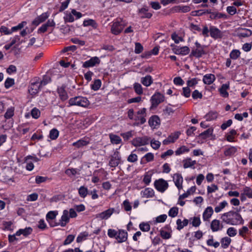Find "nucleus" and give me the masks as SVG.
<instances>
[{
  "instance_id": "nucleus-57",
  "label": "nucleus",
  "mask_w": 252,
  "mask_h": 252,
  "mask_svg": "<svg viewBox=\"0 0 252 252\" xmlns=\"http://www.w3.org/2000/svg\"><path fill=\"white\" fill-rule=\"evenodd\" d=\"M189 29L194 33H196V32H200L201 31V29L199 25H195L193 23L190 24Z\"/></svg>"
},
{
  "instance_id": "nucleus-36",
  "label": "nucleus",
  "mask_w": 252,
  "mask_h": 252,
  "mask_svg": "<svg viewBox=\"0 0 252 252\" xmlns=\"http://www.w3.org/2000/svg\"><path fill=\"white\" fill-rule=\"evenodd\" d=\"M218 117V113L216 111H210L205 116L206 120L211 121L215 120Z\"/></svg>"
},
{
  "instance_id": "nucleus-40",
  "label": "nucleus",
  "mask_w": 252,
  "mask_h": 252,
  "mask_svg": "<svg viewBox=\"0 0 252 252\" xmlns=\"http://www.w3.org/2000/svg\"><path fill=\"white\" fill-rule=\"evenodd\" d=\"M133 89L135 92L138 95L143 93V90L141 85L138 83H135L133 84Z\"/></svg>"
},
{
  "instance_id": "nucleus-10",
  "label": "nucleus",
  "mask_w": 252,
  "mask_h": 252,
  "mask_svg": "<svg viewBox=\"0 0 252 252\" xmlns=\"http://www.w3.org/2000/svg\"><path fill=\"white\" fill-rule=\"evenodd\" d=\"M171 46L172 47L173 52L177 55L185 56L188 55L190 51V49L188 46L180 47L173 44Z\"/></svg>"
},
{
  "instance_id": "nucleus-23",
  "label": "nucleus",
  "mask_w": 252,
  "mask_h": 252,
  "mask_svg": "<svg viewBox=\"0 0 252 252\" xmlns=\"http://www.w3.org/2000/svg\"><path fill=\"white\" fill-rule=\"evenodd\" d=\"M211 229L213 232H216L221 230L223 228V225L218 220L215 219L211 223Z\"/></svg>"
},
{
  "instance_id": "nucleus-21",
  "label": "nucleus",
  "mask_w": 252,
  "mask_h": 252,
  "mask_svg": "<svg viewBox=\"0 0 252 252\" xmlns=\"http://www.w3.org/2000/svg\"><path fill=\"white\" fill-rule=\"evenodd\" d=\"M138 14L141 19H150L153 15L152 13L148 12V8L145 6L138 10Z\"/></svg>"
},
{
  "instance_id": "nucleus-26",
  "label": "nucleus",
  "mask_w": 252,
  "mask_h": 252,
  "mask_svg": "<svg viewBox=\"0 0 252 252\" xmlns=\"http://www.w3.org/2000/svg\"><path fill=\"white\" fill-rule=\"evenodd\" d=\"M153 82L152 77L150 75H147L141 78V83L146 87L150 86Z\"/></svg>"
},
{
  "instance_id": "nucleus-58",
  "label": "nucleus",
  "mask_w": 252,
  "mask_h": 252,
  "mask_svg": "<svg viewBox=\"0 0 252 252\" xmlns=\"http://www.w3.org/2000/svg\"><path fill=\"white\" fill-rule=\"evenodd\" d=\"M75 235L72 234L68 235L64 241L63 245H67L70 244L73 241Z\"/></svg>"
},
{
  "instance_id": "nucleus-59",
  "label": "nucleus",
  "mask_w": 252,
  "mask_h": 252,
  "mask_svg": "<svg viewBox=\"0 0 252 252\" xmlns=\"http://www.w3.org/2000/svg\"><path fill=\"white\" fill-rule=\"evenodd\" d=\"M243 192L249 198H252V189L248 187H245L243 189Z\"/></svg>"
},
{
  "instance_id": "nucleus-42",
  "label": "nucleus",
  "mask_w": 252,
  "mask_h": 252,
  "mask_svg": "<svg viewBox=\"0 0 252 252\" xmlns=\"http://www.w3.org/2000/svg\"><path fill=\"white\" fill-rule=\"evenodd\" d=\"M231 241V239L228 237L222 238L221 240V247L224 249L227 248L230 245Z\"/></svg>"
},
{
  "instance_id": "nucleus-24",
  "label": "nucleus",
  "mask_w": 252,
  "mask_h": 252,
  "mask_svg": "<svg viewBox=\"0 0 252 252\" xmlns=\"http://www.w3.org/2000/svg\"><path fill=\"white\" fill-rule=\"evenodd\" d=\"M229 89V84L225 83L221 85L219 91L221 96L223 97H227L229 95L227 90Z\"/></svg>"
},
{
  "instance_id": "nucleus-55",
  "label": "nucleus",
  "mask_w": 252,
  "mask_h": 252,
  "mask_svg": "<svg viewBox=\"0 0 252 252\" xmlns=\"http://www.w3.org/2000/svg\"><path fill=\"white\" fill-rule=\"evenodd\" d=\"M31 115L33 118L37 119L40 116V112L37 108L35 107L32 110Z\"/></svg>"
},
{
  "instance_id": "nucleus-50",
  "label": "nucleus",
  "mask_w": 252,
  "mask_h": 252,
  "mask_svg": "<svg viewBox=\"0 0 252 252\" xmlns=\"http://www.w3.org/2000/svg\"><path fill=\"white\" fill-rule=\"evenodd\" d=\"M179 212V209L177 207H173L171 208L169 212H168V215L169 216L174 218L176 216H177Z\"/></svg>"
},
{
  "instance_id": "nucleus-51",
  "label": "nucleus",
  "mask_w": 252,
  "mask_h": 252,
  "mask_svg": "<svg viewBox=\"0 0 252 252\" xmlns=\"http://www.w3.org/2000/svg\"><path fill=\"white\" fill-rule=\"evenodd\" d=\"M65 173L68 176L72 177L75 176L77 174H79L77 171V169L75 168H68L65 171Z\"/></svg>"
},
{
  "instance_id": "nucleus-48",
  "label": "nucleus",
  "mask_w": 252,
  "mask_h": 252,
  "mask_svg": "<svg viewBox=\"0 0 252 252\" xmlns=\"http://www.w3.org/2000/svg\"><path fill=\"white\" fill-rule=\"evenodd\" d=\"M101 85V81L100 79H96L94 81V83L91 85V88L94 91H97L100 88Z\"/></svg>"
},
{
  "instance_id": "nucleus-20",
  "label": "nucleus",
  "mask_w": 252,
  "mask_h": 252,
  "mask_svg": "<svg viewBox=\"0 0 252 252\" xmlns=\"http://www.w3.org/2000/svg\"><path fill=\"white\" fill-rule=\"evenodd\" d=\"M128 234L127 232L124 230H119L116 239L118 243H121L126 242L127 239Z\"/></svg>"
},
{
  "instance_id": "nucleus-7",
  "label": "nucleus",
  "mask_w": 252,
  "mask_h": 252,
  "mask_svg": "<svg viewBox=\"0 0 252 252\" xmlns=\"http://www.w3.org/2000/svg\"><path fill=\"white\" fill-rule=\"evenodd\" d=\"M150 141V138L145 136L134 138L131 141V144L135 147H139L148 144Z\"/></svg>"
},
{
  "instance_id": "nucleus-14",
  "label": "nucleus",
  "mask_w": 252,
  "mask_h": 252,
  "mask_svg": "<svg viewBox=\"0 0 252 252\" xmlns=\"http://www.w3.org/2000/svg\"><path fill=\"white\" fill-rule=\"evenodd\" d=\"M123 27V26L120 22L118 21L113 22L111 25V32L113 34L118 35L121 32Z\"/></svg>"
},
{
  "instance_id": "nucleus-64",
  "label": "nucleus",
  "mask_w": 252,
  "mask_h": 252,
  "mask_svg": "<svg viewBox=\"0 0 252 252\" xmlns=\"http://www.w3.org/2000/svg\"><path fill=\"white\" fill-rule=\"evenodd\" d=\"M151 145L152 147L155 149H158L160 145V142L159 141L156 140L155 139H153L150 141Z\"/></svg>"
},
{
  "instance_id": "nucleus-29",
  "label": "nucleus",
  "mask_w": 252,
  "mask_h": 252,
  "mask_svg": "<svg viewBox=\"0 0 252 252\" xmlns=\"http://www.w3.org/2000/svg\"><path fill=\"white\" fill-rule=\"evenodd\" d=\"M213 131L214 129L213 128H209L205 130L204 132L200 133L199 137L203 139H207L210 137L213 134Z\"/></svg>"
},
{
  "instance_id": "nucleus-19",
  "label": "nucleus",
  "mask_w": 252,
  "mask_h": 252,
  "mask_svg": "<svg viewBox=\"0 0 252 252\" xmlns=\"http://www.w3.org/2000/svg\"><path fill=\"white\" fill-rule=\"evenodd\" d=\"M214 213V210L211 206H208L204 211L202 214L203 220L204 221H209Z\"/></svg>"
},
{
  "instance_id": "nucleus-16",
  "label": "nucleus",
  "mask_w": 252,
  "mask_h": 252,
  "mask_svg": "<svg viewBox=\"0 0 252 252\" xmlns=\"http://www.w3.org/2000/svg\"><path fill=\"white\" fill-rule=\"evenodd\" d=\"M148 123L152 128H156L159 126L160 124V120L158 116L153 115L150 118Z\"/></svg>"
},
{
  "instance_id": "nucleus-41",
  "label": "nucleus",
  "mask_w": 252,
  "mask_h": 252,
  "mask_svg": "<svg viewBox=\"0 0 252 252\" xmlns=\"http://www.w3.org/2000/svg\"><path fill=\"white\" fill-rule=\"evenodd\" d=\"M83 26L85 27L91 26L94 28H96L97 24L96 22L93 19H89L84 20L83 22Z\"/></svg>"
},
{
  "instance_id": "nucleus-39",
  "label": "nucleus",
  "mask_w": 252,
  "mask_h": 252,
  "mask_svg": "<svg viewBox=\"0 0 252 252\" xmlns=\"http://www.w3.org/2000/svg\"><path fill=\"white\" fill-rule=\"evenodd\" d=\"M190 223L194 227H198L201 224V220L199 217H194L189 219Z\"/></svg>"
},
{
  "instance_id": "nucleus-43",
  "label": "nucleus",
  "mask_w": 252,
  "mask_h": 252,
  "mask_svg": "<svg viewBox=\"0 0 252 252\" xmlns=\"http://www.w3.org/2000/svg\"><path fill=\"white\" fill-rule=\"evenodd\" d=\"M228 205V203L226 201H223L220 202L219 205L215 208V211L218 213L222 211L226 206Z\"/></svg>"
},
{
  "instance_id": "nucleus-46",
  "label": "nucleus",
  "mask_w": 252,
  "mask_h": 252,
  "mask_svg": "<svg viewBox=\"0 0 252 252\" xmlns=\"http://www.w3.org/2000/svg\"><path fill=\"white\" fill-rule=\"evenodd\" d=\"M89 236V234L87 232H83L80 233L77 237L76 242L77 243H80L86 239L87 237Z\"/></svg>"
},
{
  "instance_id": "nucleus-4",
  "label": "nucleus",
  "mask_w": 252,
  "mask_h": 252,
  "mask_svg": "<svg viewBox=\"0 0 252 252\" xmlns=\"http://www.w3.org/2000/svg\"><path fill=\"white\" fill-rule=\"evenodd\" d=\"M165 100L164 95L159 92H156L151 97V106L150 110L156 108L158 106Z\"/></svg>"
},
{
  "instance_id": "nucleus-60",
  "label": "nucleus",
  "mask_w": 252,
  "mask_h": 252,
  "mask_svg": "<svg viewBox=\"0 0 252 252\" xmlns=\"http://www.w3.org/2000/svg\"><path fill=\"white\" fill-rule=\"evenodd\" d=\"M249 228L247 226H244L239 230V234L240 236L244 238L245 234L249 232Z\"/></svg>"
},
{
  "instance_id": "nucleus-44",
  "label": "nucleus",
  "mask_w": 252,
  "mask_h": 252,
  "mask_svg": "<svg viewBox=\"0 0 252 252\" xmlns=\"http://www.w3.org/2000/svg\"><path fill=\"white\" fill-rule=\"evenodd\" d=\"M241 52L239 50L234 49L232 50L229 54L230 59L232 60H236L240 56Z\"/></svg>"
},
{
  "instance_id": "nucleus-47",
  "label": "nucleus",
  "mask_w": 252,
  "mask_h": 252,
  "mask_svg": "<svg viewBox=\"0 0 252 252\" xmlns=\"http://www.w3.org/2000/svg\"><path fill=\"white\" fill-rule=\"evenodd\" d=\"M139 227L143 232H148L150 230V225L148 222H142L139 224Z\"/></svg>"
},
{
  "instance_id": "nucleus-34",
  "label": "nucleus",
  "mask_w": 252,
  "mask_h": 252,
  "mask_svg": "<svg viewBox=\"0 0 252 252\" xmlns=\"http://www.w3.org/2000/svg\"><path fill=\"white\" fill-rule=\"evenodd\" d=\"M237 151V149L236 147L234 146H231L226 149L224 151V155L226 157H230L234 155L236 152Z\"/></svg>"
},
{
  "instance_id": "nucleus-25",
  "label": "nucleus",
  "mask_w": 252,
  "mask_h": 252,
  "mask_svg": "<svg viewBox=\"0 0 252 252\" xmlns=\"http://www.w3.org/2000/svg\"><path fill=\"white\" fill-rule=\"evenodd\" d=\"M216 80L215 76L213 74H207L203 76V82L205 84L210 85Z\"/></svg>"
},
{
  "instance_id": "nucleus-22",
  "label": "nucleus",
  "mask_w": 252,
  "mask_h": 252,
  "mask_svg": "<svg viewBox=\"0 0 252 252\" xmlns=\"http://www.w3.org/2000/svg\"><path fill=\"white\" fill-rule=\"evenodd\" d=\"M180 133L177 132L172 133L166 139H164L162 143L163 145H168L171 143H174L179 137Z\"/></svg>"
},
{
  "instance_id": "nucleus-15",
  "label": "nucleus",
  "mask_w": 252,
  "mask_h": 252,
  "mask_svg": "<svg viewBox=\"0 0 252 252\" xmlns=\"http://www.w3.org/2000/svg\"><path fill=\"white\" fill-rule=\"evenodd\" d=\"M66 86L64 85H63L60 87H58L57 88V93L59 94L60 99L64 101L67 100L68 98V95L67 92L65 90Z\"/></svg>"
},
{
  "instance_id": "nucleus-11",
  "label": "nucleus",
  "mask_w": 252,
  "mask_h": 252,
  "mask_svg": "<svg viewBox=\"0 0 252 252\" xmlns=\"http://www.w3.org/2000/svg\"><path fill=\"white\" fill-rule=\"evenodd\" d=\"M209 31L211 37L215 39L221 38L223 36L222 32L215 26H211Z\"/></svg>"
},
{
  "instance_id": "nucleus-17",
  "label": "nucleus",
  "mask_w": 252,
  "mask_h": 252,
  "mask_svg": "<svg viewBox=\"0 0 252 252\" xmlns=\"http://www.w3.org/2000/svg\"><path fill=\"white\" fill-rule=\"evenodd\" d=\"M48 12L43 13L40 15L37 16L32 22V24L35 26H38L41 23L44 22L49 17Z\"/></svg>"
},
{
  "instance_id": "nucleus-18",
  "label": "nucleus",
  "mask_w": 252,
  "mask_h": 252,
  "mask_svg": "<svg viewBox=\"0 0 252 252\" xmlns=\"http://www.w3.org/2000/svg\"><path fill=\"white\" fill-rule=\"evenodd\" d=\"M173 180L176 187L180 190L183 189V179L182 175L179 173L174 174L173 176Z\"/></svg>"
},
{
  "instance_id": "nucleus-3",
  "label": "nucleus",
  "mask_w": 252,
  "mask_h": 252,
  "mask_svg": "<svg viewBox=\"0 0 252 252\" xmlns=\"http://www.w3.org/2000/svg\"><path fill=\"white\" fill-rule=\"evenodd\" d=\"M195 48H192L189 55L190 57H194L196 58H200L203 55L206 54L204 50L205 45H201L197 41L195 42Z\"/></svg>"
},
{
  "instance_id": "nucleus-61",
  "label": "nucleus",
  "mask_w": 252,
  "mask_h": 252,
  "mask_svg": "<svg viewBox=\"0 0 252 252\" xmlns=\"http://www.w3.org/2000/svg\"><path fill=\"white\" fill-rule=\"evenodd\" d=\"M14 115V108L11 107L8 108L4 114V117L6 119L11 118Z\"/></svg>"
},
{
  "instance_id": "nucleus-31",
  "label": "nucleus",
  "mask_w": 252,
  "mask_h": 252,
  "mask_svg": "<svg viewBox=\"0 0 252 252\" xmlns=\"http://www.w3.org/2000/svg\"><path fill=\"white\" fill-rule=\"evenodd\" d=\"M196 190V187L195 186L191 187L188 189L186 192L184 193L179 196V200L188 197L191 194H193Z\"/></svg>"
},
{
  "instance_id": "nucleus-33",
  "label": "nucleus",
  "mask_w": 252,
  "mask_h": 252,
  "mask_svg": "<svg viewBox=\"0 0 252 252\" xmlns=\"http://www.w3.org/2000/svg\"><path fill=\"white\" fill-rule=\"evenodd\" d=\"M189 223V220L185 219L183 221L181 219H178L176 220V224L177 225V229L180 230L184 228V227L188 225Z\"/></svg>"
},
{
  "instance_id": "nucleus-35",
  "label": "nucleus",
  "mask_w": 252,
  "mask_h": 252,
  "mask_svg": "<svg viewBox=\"0 0 252 252\" xmlns=\"http://www.w3.org/2000/svg\"><path fill=\"white\" fill-rule=\"evenodd\" d=\"M109 138L111 142L113 144H118L122 142V139L118 135L113 134H110Z\"/></svg>"
},
{
  "instance_id": "nucleus-37",
  "label": "nucleus",
  "mask_w": 252,
  "mask_h": 252,
  "mask_svg": "<svg viewBox=\"0 0 252 252\" xmlns=\"http://www.w3.org/2000/svg\"><path fill=\"white\" fill-rule=\"evenodd\" d=\"M89 143V141L83 139H80L77 141L73 143V146L79 148L82 147L87 145Z\"/></svg>"
},
{
  "instance_id": "nucleus-12",
  "label": "nucleus",
  "mask_w": 252,
  "mask_h": 252,
  "mask_svg": "<svg viewBox=\"0 0 252 252\" xmlns=\"http://www.w3.org/2000/svg\"><path fill=\"white\" fill-rule=\"evenodd\" d=\"M100 63V60L97 57H92L90 60L85 61L82 66L84 68H89L93 67L96 64H99Z\"/></svg>"
},
{
  "instance_id": "nucleus-49",
  "label": "nucleus",
  "mask_w": 252,
  "mask_h": 252,
  "mask_svg": "<svg viewBox=\"0 0 252 252\" xmlns=\"http://www.w3.org/2000/svg\"><path fill=\"white\" fill-rule=\"evenodd\" d=\"M59 135V131L56 128L52 129L49 133V137L52 140L56 139Z\"/></svg>"
},
{
  "instance_id": "nucleus-53",
  "label": "nucleus",
  "mask_w": 252,
  "mask_h": 252,
  "mask_svg": "<svg viewBox=\"0 0 252 252\" xmlns=\"http://www.w3.org/2000/svg\"><path fill=\"white\" fill-rule=\"evenodd\" d=\"M120 135L125 141H127L133 136V131H129L126 132L121 133Z\"/></svg>"
},
{
  "instance_id": "nucleus-5",
  "label": "nucleus",
  "mask_w": 252,
  "mask_h": 252,
  "mask_svg": "<svg viewBox=\"0 0 252 252\" xmlns=\"http://www.w3.org/2000/svg\"><path fill=\"white\" fill-rule=\"evenodd\" d=\"M146 109L143 108L142 109L138 111L134 115V126H139L144 124L146 120L145 117H146Z\"/></svg>"
},
{
  "instance_id": "nucleus-13",
  "label": "nucleus",
  "mask_w": 252,
  "mask_h": 252,
  "mask_svg": "<svg viewBox=\"0 0 252 252\" xmlns=\"http://www.w3.org/2000/svg\"><path fill=\"white\" fill-rule=\"evenodd\" d=\"M115 209L110 208L108 209L97 214L96 215V218L101 220H107L115 212Z\"/></svg>"
},
{
  "instance_id": "nucleus-30",
  "label": "nucleus",
  "mask_w": 252,
  "mask_h": 252,
  "mask_svg": "<svg viewBox=\"0 0 252 252\" xmlns=\"http://www.w3.org/2000/svg\"><path fill=\"white\" fill-rule=\"evenodd\" d=\"M41 86L38 82H34L31 84L30 87L29 91L32 94H36L38 93L39 89L41 88Z\"/></svg>"
},
{
  "instance_id": "nucleus-2",
  "label": "nucleus",
  "mask_w": 252,
  "mask_h": 252,
  "mask_svg": "<svg viewBox=\"0 0 252 252\" xmlns=\"http://www.w3.org/2000/svg\"><path fill=\"white\" fill-rule=\"evenodd\" d=\"M69 106L76 105L82 107H87L90 105V102L86 97L81 96H75L69 99Z\"/></svg>"
},
{
  "instance_id": "nucleus-28",
  "label": "nucleus",
  "mask_w": 252,
  "mask_h": 252,
  "mask_svg": "<svg viewBox=\"0 0 252 252\" xmlns=\"http://www.w3.org/2000/svg\"><path fill=\"white\" fill-rule=\"evenodd\" d=\"M141 194L143 197L149 198L153 197L155 195V192L152 189L147 188L141 191Z\"/></svg>"
},
{
  "instance_id": "nucleus-56",
  "label": "nucleus",
  "mask_w": 252,
  "mask_h": 252,
  "mask_svg": "<svg viewBox=\"0 0 252 252\" xmlns=\"http://www.w3.org/2000/svg\"><path fill=\"white\" fill-rule=\"evenodd\" d=\"M143 50V47L141 45V43L139 42H136L135 43V49H134V52L136 54H140L141 53Z\"/></svg>"
},
{
  "instance_id": "nucleus-63",
  "label": "nucleus",
  "mask_w": 252,
  "mask_h": 252,
  "mask_svg": "<svg viewBox=\"0 0 252 252\" xmlns=\"http://www.w3.org/2000/svg\"><path fill=\"white\" fill-rule=\"evenodd\" d=\"M51 81V78L48 76H44L43 79L39 83L41 87L45 86Z\"/></svg>"
},
{
  "instance_id": "nucleus-38",
  "label": "nucleus",
  "mask_w": 252,
  "mask_h": 252,
  "mask_svg": "<svg viewBox=\"0 0 252 252\" xmlns=\"http://www.w3.org/2000/svg\"><path fill=\"white\" fill-rule=\"evenodd\" d=\"M78 193L80 197L84 198L89 193L88 189L84 186L80 187L78 189Z\"/></svg>"
},
{
  "instance_id": "nucleus-8",
  "label": "nucleus",
  "mask_w": 252,
  "mask_h": 252,
  "mask_svg": "<svg viewBox=\"0 0 252 252\" xmlns=\"http://www.w3.org/2000/svg\"><path fill=\"white\" fill-rule=\"evenodd\" d=\"M154 186L157 190L163 192L168 188V184L163 179H159L155 181Z\"/></svg>"
},
{
  "instance_id": "nucleus-1",
  "label": "nucleus",
  "mask_w": 252,
  "mask_h": 252,
  "mask_svg": "<svg viewBox=\"0 0 252 252\" xmlns=\"http://www.w3.org/2000/svg\"><path fill=\"white\" fill-rule=\"evenodd\" d=\"M221 219L224 222L232 225L242 224L244 223L241 215L233 211L223 213L221 216Z\"/></svg>"
},
{
  "instance_id": "nucleus-45",
  "label": "nucleus",
  "mask_w": 252,
  "mask_h": 252,
  "mask_svg": "<svg viewBox=\"0 0 252 252\" xmlns=\"http://www.w3.org/2000/svg\"><path fill=\"white\" fill-rule=\"evenodd\" d=\"M189 151V149L188 147L185 146H182L176 150L175 154L177 156H179L185 153H188Z\"/></svg>"
},
{
  "instance_id": "nucleus-54",
  "label": "nucleus",
  "mask_w": 252,
  "mask_h": 252,
  "mask_svg": "<svg viewBox=\"0 0 252 252\" xmlns=\"http://www.w3.org/2000/svg\"><path fill=\"white\" fill-rule=\"evenodd\" d=\"M14 84V79L13 78H7L4 82V86L6 89H8Z\"/></svg>"
},
{
  "instance_id": "nucleus-6",
  "label": "nucleus",
  "mask_w": 252,
  "mask_h": 252,
  "mask_svg": "<svg viewBox=\"0 0 252 252\" xmlns=\"http://www.w3.org/2000/svg\"><path fill=\"white\" fill-rule=\"evenodd\" d=\"M121 160L122 158L120 153L118 151V149H117L113 154L111 156L109 165L112 167H116L121 163Z\"/></svg>"
},
{
  "instance_id": "nucleus-9",
  "label": "nucleus",
  "mask_w": 252,
  "mask_h": 252,
  "mask_svg": "<svg viewBox=\"0 0 252 252\" xmlns=\"http://www.w3.org/2000/svg\"><path fill=\"white\" fill-rule=\"evenodd\" d=\"M69 221V217L68 215V211L66 210H64L63 211V215L61 217V219L59 220V222L56 223L55 224H51V227H54L58 225H60L62 227H64L67 223Z\"/></svg>"
},
{
  "instance_id": "nucleus-32",
  "label": "nucleus",
  "mask_w": 252,
  "mask_h": 252,
  "mask_svg": "<svg viewBox=\"0 0 252 252\" xmlns=\"http://www.w3.org/2000/svg\"><path fill=\"white\" fill-rule=\"evenodd\" d=\"M183 167L184 168H188L189 167H192L196 163L195 160H192L190 158H187L183 160Z\"/></svg>"
},
{
  "instance_id": "nucleus-62",
  "label": "nucleus",
  "mask_w": 252,
  "mask_h": 252,
  "mask_svg": "<svg viewBox=\"0 0 252 252\" xmlns=\"http://www.w3.org/2000/svg\"><path fill=\"white\" fill-rule=\"evenodd\" d=\"M123 205L126 211L128 212L131 210V206L129 201L127 199L125 200L123 202Z\"/></svg>"
},
{
  "instance_id": "nucleus-27",
  "label": "nucleus",
  "mask_w": 252,
  "mask_h": 252,
  "mask_svg": "<svg viewBox=\"0 0 252 252\" xmlns=\"http://www.w3.org/2000/svg\"><path fill=\"white\" fill-rule=\"evenodd\" d=\"M32 231V229L31 227H26L24 229H20L16 232L17 236L23 235L24 236H27L31 234Z\"/></svg>"
},
{
  "instance_id": "nucleus-52",
  "label": "nucleus",
  "mask_w": 252,
  "mask_h": 252,
  "mask_svg": "<svg viewBox=\"0 0 252 252\" xmlns=\"http://www.w3.org/2000/svg\"><path fill=\"white\" fill-rule=\"evenodd\" d=\"M58 215V212L56 211H49L46 215V220L48 221L49 220H54L56 218Z\"/></svg>"
}]
</instances>
